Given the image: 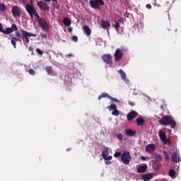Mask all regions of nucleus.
I'll return each mask as SVG.
<instances>
[{
	"instance_id": "nucleus-1",
	"label": "nucleus",
	"mask_w": 181,
	"mask_h": 181,
	"mask_svg": "<svg viewBox=\"0 0 181 181\" xmlns=\"http://www.w3.org/2000/svg\"><path fill=\"white\" fill-rule=\"evenodd\" d=\"M158 122L160 125H165L168 127L169 125L170 128H176V121L173 119V117L170 115H164L161 117V119L158 120Z\"/></svg>"
},
{
	"instance_id": "nucleus-2",
	"label": "nucleus",
	"mask_w": 181,
	"mask_h": 181,
	"mask_svg": "<svg viewBox=\"0 0 181 181\" xmlns=\"http://www.w3.org/2000/svg\"><path fill=\"white\" fill-rule=\"evenodd\" d=\"M22 35H21V39L23 40V45H28L29 43L30 37H36V35L33 33H30L28 31H25V30H21Z\"/></svg>"
},
{
	"instance_id": "nucleus-3",
	"label": "nucleus",
	"mask_w": 181,
	"mask_h": 181,
	"mask_svg": "<svg viewBox=\"0 0 181 181\" xmlns=\"http://www.w3.org/2000/svg\"><path fill=\"white\" fill-rule=\"evenodd\" d=\"M25 11L28 12V15H30V17L33 18V16H35V18L39 16V13H37V11H36V8L35 6H33V4H27L25 5Z\"/></svg>"
},
{
	"instance_id": "nucleus-4",
	"label": "nucleus",
	"mask_w": 181,
	"mask_h": 181,
	"mask_svg": "<svg viewBox=\"0 0 181 181\" xmlns=\"http://www.w3.org/2000/svg\"><path fill=\"white\" fill-rule=\"evenodd\" d=\"M37 21L42 30H45V32H47V30H49V23H47V21H46L45 18H40V16H38L37 17Z\"/></svg>"
},
{
	"instance_id": "nucleus-5",
	"label": "nucleus",
	"mask_w": 181,
	"mask_h": 181,
	"mask_svg": "<svg viewBox=\"0 0 181 181\" xmlns=\"http://www.w3.org/2000/svg\"><path fill=\"white\" fill-rule=\"evenodd\" d=\"M132 157L129 151H124L121 156V160L124 165H129Z\"/></svg>"
},
{
	"instance_id": "nucleus-6",
	"label": "nucleus",
	"mask_w": 181,
	"mask_h": 181,
	"mask_svg": "<svg viewBox=\"0 0 181 181\" xmlns=\"http://www.w3.org/2000/svg\"><path fill=\"white\" fill-rule=\"evenodd\" d=\"M90 5L94 9H100L104 5V0H90Z\"/></svg>"
},
{
	"instance_id": "nucleus-7",
	"label": "nucleus",
	"mask_w": 181,
	"mask_h": 181,
	"mask_svg": "<svg viewBox=\"0 0 181 181\" xmlns=\"http://www.w3.org/2000/svg\"><path fill=\"white\" fill-rule=\"evenodd\" d=\"M18 30V27L16 26V24H12L11 28H6V30L4 31V35H11V33H13V32H16Z\"/></svg>"
},
{
	"instance_id": "nucleus-8",
	"label": "nucleus",
	"mask_w": 181,
	"mask_h": 181,
	"mask_svg": "<svg viewBox=\"0 0 181 181\" xmlns=\"http://www.w3.org/2000/svg\"><path fill=\"white\" fill-rule=\"evenodd\" d=\"M102 59L103 60V62L105 63H107V64H109L110 66H111L112 64V57L110 54H104L102 57Z\"/></svg>"
},
{
	"instance_id": "nucleus-9",
	"label": "nucleus",
	"mask_w": 181,
	"mask_h": 181,
	"mask_svg": "<svg viewBox=\"0 0 181 181\" xmlns=\"http://www.w3.org/2000/svg\"><path fill=\"white\" fill-rule=\"evenodd\" d=\"M109 98V100H111L112 101H115V103H119V100H118V99H115L112 98V96L108 95L107 93H103L100 95H99L98 100H101V98Z\"/></svg>"
},
{
	"instance_id": "nucleus-10",
	"label": "nucleus",
	"mask_w": 181,
	"mask_h": 181,
	"mask_svg": "<svg viewBox=\"0 0 181 181\" xmlns=\"http://www.w3.org/2000/svg\"><path fill=\"white\" fill-rule=\"evenodd\" d=\"M124 53H122V51L121 49H116L115 52V62H119L122 59Z\"/></svg>"
},
{
	"instance_id": "nucleus-11",
	"label": "nucleus",
	"mask_w": 181,
	"mask_h": 181,
	"mask_svg": "<svg viewBox=\"0 0 181 181\" xmlns=\"http://www.w3.org/2000/svg\"><path fill=\"white\" fill-rule=\"evenodd\" d=\"M37 5H38L40 9H42L43 11H50V7H49L47 4L45 2L38 1Z\"/></svg>"
},
{
	"instance_id": "nucleus-12",
	"label": "nucleus",
	"mask_w": 181,
	"mask_h": 181,
	"mask_svg": "<svg viewBox=\"0 0 181 181\" xmlns=\"http://www.w3.org/2000/svg\"><path fill=\"white\" fill-rule=\"evenodd\" d=\"M11 13L14 18L16 16H21V9L18 7V6H14L12 7Z\"/></svg>"
},
{
	"instance_id": "nucleus-13",
	"label": "nucleus",
	"mask_w": 181,
	"mask_h": 181,
	"mask_svg": "<svg viewBox=\"0 0 181 181\" xmlns=\"http://www.w3.org/2000/svg\"><path fill=\"white\" fill-rule=\"evenodd\" d=\"M146 152H148V153H153V152H155V149H156V147H155V144H151L145 147Z\"/></svg>"
},
{
	"instance_id": "nucleus-14",
	"label": "nucleus",
	"mask_w": 181,
	"mask_h": 181,
	"mask_svg": "<svg viewBox=\"0 0 181 181\" xmlns=\"http://www.w3.org/2000/svg\"><path fill=\"white\" fill-rule=\"evenodd\" d=\"M136 117H138V112L136 111H132L127 115V121H132V119L136 118Z\"/></svg>"
},
{
	"instance_id": "nucleus-15",
	"label": "nucleus",
	"mask_w": 181,
	"mask_h": 181,
	"mask_svg": "<svg viewBox=\"0 0 181 181\" xmlns=\"http://www.w3.org/2000/svg\"><path fill=\"white\" fill-rule=\"evenodd\" d=\"M172 160L174 161L175 163H179L180 161V156H179V153L177 152H174L172 154Z\"/></svg>"
},
{
	"instance_id": "nucleus-16",
	"label": "nucleus",
	"mask_w": 181,
	"mask_h": 181,
	"mask_svg": "<svg viewBox=\"0 0 181 181\" xmlns=\"http://www.w3.org/2000/svg\"><path fill=\"white\" fill-rule=\"evenodd\" d=\"M16 42H21V37H13L11 40V45L13 46L14 49H16Z\"/></svg>"
},
{
	"instance_id": "nucleus-17",
	"label": "nucleus",
	"mask_w": 181,
	"mask_h": 181,
	"mask_svg": "<svg viewBox=\"0 0 181 181\" xmlns=\"http://www.w3.org/2000/svg\"><path fill=\"white\" fill-rule=\"evenodd\" d=\"M158 136L162 142H163V141H166V133L163 132V131L159 130Z\"/></svg>"
},
{
	"instance_id": "nucleus-18",
	"label": "nucleus",
	"mask_w": 181,
	"mask_h": 181,
	"mask_svg": "<svg viewBox=\"0 0 181 181\" xmlns=\"http://www.w3.org/2000/svg\"><path fill=\"white\" fill-rule=\"evenodd\" d=\"M146 169H148L147 165H141L137 169V173H145V172H146Z\"/></svg>"
},
{
	"instance_id": "nucleus-19",
	"label": "nucleus",
	"mask_w": 181,
	"mask_h": 181,
	"mask_svg": "<svg viewBox=\"0 0 181 181\" xmlns=\"http://www.w3.org/2000/svg\"><path fill=\"white\" fill-rule=\"evenodd\" d=\"M136 122L138 125V127H144L145 124V119L143 118L139 117L136 119Z\"/></svg>"
},
{
	"instance_id": "nucleus-20",
	"label": "nucleus",
	"mask_w": 181,
	"mask_h": 181,
	"mask_svg": "<svg viewBox=\"0 0 181 181\" xmlns=\"http://www.w3.org/2000/svg\"><path fill=\"white\" fill-rule=\"evenodd\" d=\"M125 134L127 136H134L135 135V134H136V132H135L131 129H126Z\"/></svg>"
},
{
	"instance_id": "nucleus-21",
	"label": "nucleus",
	"mask_w": 181,
	"mask_h": 181,
	"mask_svg": "<svg viewBox=\"0 0 181 181\" xmlns=\"http://www.w3.org/2000/svg\"><path fill=\"white\" fill-rule=\"evenodd\" d=\"M153 158L156 159V162H162V160H163V157H162L160 154L154 153Z\"/></svg>"
},
{
	"instance_id": "nucleus-22",
	"label": "nucleus",
	"mask_w": 181,
	"mask_h": 181,
	"mask_svg": "<svg viewBox=\"0 0 181 181\" xmlns=\"http://www.w3.org/2000/svg\"><path fill=\"white\" fill-rule=\"evenodd\" d=\"M101 26L103 29H105V28H110L111 26V23L108 21H102Z\"/></svg>"
},
{
	"instance_id": "nucleus-23",
	"label": "nucleus",
	"mask_w": 181,
	"mask_h": 181,
	"mask_svg": "<svg viewBox=\"0 0 181 181\" xmlns=\"http://www.w3.org/2000/svg\"><path fill=\"white\" fill-rule=\"evenodd\" d=\"M83 29L86 33L87 36H90V35H91V29H90V27H88V25H83Z\"/></svg>"
},
{
	"instance_id": "nucleus-24",
	"label": "nucleus",
	"mask_w": 181,
	"mask_h": 181,
	"mask_svg": "<svg viewBox=\"0 0 181 181\" xmlns=\"http://www.w3.org/2000/svg\"><path fill=\"white\" fill-rule=\"evenodd\" d=\"M152 177H153V176H152V174H144L142 175V179L144 181L151 180Z\"/></svg>"
},
{
	"instance_id": "nucleus-25",
	"label": "nucleus",
	"mask_w": 181,
	"mask_h": 181,
	"mask_svg": "<svg viewBox=\"0 0 181 181\" xmlns=\"http://www.w3.org/2000/svg\"><path fill=\"white\" fill-rule=\"evenodd\" d=\"M63 23L65 26H70L71 25V21L69 18H64L63 20Z\"/></svg>"
},
{
	"instance_id": "nucleus-26",
	"label": "nucleus",
	"mask_w": 181,
	"mask_h": 181,
	"mask_svg": "<svg viewBox=\"0 0 181 181\" xmlns=\"http://www.w3.org/2000/svg\"><path fill=\"white\" fill-rule=\"evenodd\" d=\"M119 73L121 76L122 80H124L125 81L127 80V74H125V72L122 71V69H120L119 71Z\"/></svg>"
},
{
	"instance_id": "nucleus-27",
	"label": "nucleus",
	"mask_w": 181,
	"mask_h": 181,
	"mask_svg": "<svg viewBox=\"0 0 181 181\" xmlns=\"http://www.w3.org/2000/svg\"><path fill=\"white\" fill-rule=\"evenodd\" d=\"M45 71L47 73V74H53V69L52 66H46Z\"/></svg>"
},
{
	"instance_id": "nucleus-28",
	"label": "nucleus",
	"mask_w": 181,
	"mask_h": 181,
	"mask_svg": "<svg viewBox=\"0 0 181 181\" xmlns=\"http://www.w3.org/2000/svg\"><path fill=\"white\" fill-rule=\"evenodd\" d=\"M107 155H108V147H105L102 152L103 158H105Z\"/></svg>"
},
{
	"instance_id": "nucleus-29",
	"label": "nucleus",
	"mask_w": 181,
	"mask_h": 181,
	"mask_svg": "<svg viewBox=\"0 0 181 181\" xmlns=\"http://www.w3.org/2000/svg\"><path fill=\"white\" fill-rule=\"evenodd\" d=\"M168 175L170 176V177H175L176 176V171H175V170H170Z\"/></svg>"
},
{
	"instance_id": "nucleus-30",
	"label": "nucleus",
	"mask_w": 181,
	"mask_h": 181,
	"mask_svg": "<svg viewBox=\"0 0 181 181\" xmlns=\"http://www.w3.org/2000/svg\"><path fill=\"white\" fill-rule=\"evenodd\" d=\"M107 109L109 110V111H113L115 110H117V105L115 104H111L110 106L107 107Z\"/></svg>"
},
{
	"instance_id": "nucleus-31",
	"label": "nucleus",
	"mask_w": 181,
	"mask_h": 181,
	"mask_svg": "<svg viewBox=\"0 0 181 181\" xmlns=\"http://www.w3.org/2000/svg\"><path fill=\"white\" fill-rule=\"evenodd\" d=\"M112 115H115V117H118L119 115V112L118 111V109H115V110H113L112 112Z\"/></svg>"
},
{
	"instance_id": "nucleus-32",
	"label": "nucleus",
	"mask_w": 181,
	"mask_h": 181,
	"mask_svg": "<svg viewBox=\"0 0 181 181\" xmlns=\"http://www.w3.org/2000/svg\"><path fill=\"white\" fill-rule=\"evenodd\" d=\"M0 11L4 12V11H6V6L4 4H0Z\"/></svg>"
},
{
	"instance_id": "nucleus-33",
	"label": "nucleus",
	"mask_w": 181,
	"mask_h": 181,
	"mask_svg": "<svg viewBox=\"0 0 181 181\" xmlns=\"http://www.w3.org/2000/svg\"><path fill=\"white\" fill-rule=\"evenodd\" d=\"M163 143L164 145H166V144L168 145V146H170L171 142L169 139L165 138V141H163Z\"/></svg>"
},
{
	"instance_id": "nucleus-34",
	"label": "nucleus",
	"mask_w": 181,
	"mask_h": 181,
	"mask_svg": "<svg viewBox=\"0 0 181 181\" xmlns=\"http://www.w3.org/2000/svg\"><path fill=\"white\" fill-rule=\"evenodd\" d=\"M117 139H119V141H122V139H124V136L122 135V134L119 133L117 134Z\"/></svg>"
},
{
	"instance_id": "nucleus-35",
	"label": "nucleus",
	"mask_w": 181,
	"mask_h": 181,
	"mask_svg": "<svg viewBox=\"0 0 181 181\" xmlns=\"http://www.w3.org/2000/svg\"><path fill=\"white\" fill-rule=\"evenodd\" d=\"M122 156V153L119 151V152H116L115 154H114V157L115 158H119V156Z\"/></svg>"
},
{
	"instance_id": "nucleus-36",
	"label": "nucleus",
	"mask_w": 181,
	"mask_h": 181,
	"mask_svg": "<svg viewBox=\"0 0 181 181\" xmlns=\"http://www.w3.org/2000/svg\"><path fill=\"white\" fill-rule=\"evenodd\" d=\"M28 73L31 76H35L36 74V71H35V70H33L32 69L28 71Z\"/></svg>"
},
{
	"instance_id": "nucleus-37",
	"label": "nucleus",
	"mask_w": 181,
	"mask_h": 181,
	"mask_svg": "<svg viewBox=\"0 0 181 181\" xmlns=\"http://www.w3.org/2000/svg\"><path fill=\"white\" fill-rule=\"evenodd\" d=\"M163 154L165 160H169V156H168V153L166 151H163Z\"/></svg>"
},
{
	"instance_id": "nucleus-38",
	"label": "nucleus",
	"mask_w": 181,
	"mask_h": 181,
	"mask_svg": "<svg viewBox=\"0 0 181 181\" xmlns=\"http://www.w3.org/2000/svg\"><path fill=\"white\" fill-rule=\"evenodd\" d=\"M36 52L38 54H40V56H42L43 55V51L40 50V49L37 48L36 49Z\"/></svg>"
},
{
	"instance_id": "nucleus-39",
	"label": "nucleus",
	"mask_w": 181,
	"mask_h": 181,
	"mask_svg": "<svg viewBox=\"0 0 181 181\" xmlns=\"http://www.w3.org/2000/svg\"><path fill=\"white\" fill-rule=\"evenodd\" d=\"M103 159H105V160H111V159H112V156H105V158H103Z\"/></svg>"
},
{
	"instance_id": "nucleus-40",
	"label": "nucleus",
	"mask_w": 181,
	"mask_h": 181,
	"mask_svg": "<svg viewBox=\"0 0 181 181\" xmlns=\"http://www.w3.org/2000/svg\"><path fill=\"white\" fill-rule=\"evenodd\" d=\"M115 28L116 30H119V23L117 22L116 24L115 25Z\"/></svg>"
},
{
	"instance_id": "nucleus-41",
	"label": "nucleus",
	"mask_w": 181,
	"mask_h": 181,
	"mask_svg": "<svg viewBox=\"0 0 181 181\" xmlns=\"http://www.w3.org/2000/svg\"><path fill=\"white\" fill-rule=\"evenodd\" d=\"M120 50H121V52H128V48L122 46V47H121V49Z\"/></svg>"
},
{
	"instance_id": "nucleus-42",
	"label": "nucleus",
	"mask_w": 181,
	"mask_h": 181,
	"mask_svg": "<svg viewBox=\"0 0 181 181\" xmlns=\"http://www.w3.org/2000/svg\"><path fill=\"white\" fill-rule=\"evenodd\" d=\"M0 32H1V33H4V25H2L1 23H0Z\"/></svg>"
},
{
	"instance_id": "nucleus-43",
	"label": "nucleus",
	"mask_w": 181,
	"mask_h": 181,
	"mask_svg": "<svg viewBox=\"0 0 181 181\" xmlns=\"http://www.w3.org/2000/svg\"><path fill=\"white\" fill-rule=\"evenodd\" d=\"M72 40L74 42H77V40H78V37H77V36L74 35L72 37Z\"/></svg>"
},
{
	"instance_id": "nucleus-44",
	"label": "nucleus",
	"mask_w": 181,
	"mask_h": 181,
	"mask_svg": "<svg viewBox=\"0 0 181 181\" xmlns=\"http://www.w3.org/2000/svg\"><path fill=\"white\" fill-rule=\"evenodd\" d=\"M41 39H46V37H47V35L46 34H41Z\"/></svg>"
},
{
	"instance_id": "nucleus-45",
	"label": "nucleus",
	"mask_w": 181,
	"mask_h": 181,
	"mask_svg": "<svg viewBox=\"0 0 181 181\" xmlns=\"http://www.w3.org/2000/svg\"><path fill=\"white\" fill-rule=\"evenodd\" d=\"M16 37H21V33H19V32H16Z\"/></svg>"
},
{
	"instance_id": "nucleus-46",
	"label": "nucleus",
	"mask_w": 181,
	"mask_h": 181,
	"mask_svg": "<svg viewBox=\"0 0 181 181\" xmlns=\"http://www.w3.org/2000/svg\"><path fill=\"white\" fill-rule=\"evenodd\" d=\"M146 7L147 9H152V6H151V4H146Z\"/></svg>"
},
{
	"instance_id": "nucleus-47",
	"label": "nucleus",
	"mask_w": 181,
	"mask_h": 181,
	"mask_svg": "<svg viewBox=\"0 0 181 181\" xmlns=\"http://www.w3.org/2000/svg\"><path fill=\"white\" fill-rule=\"evenodd\" d=\"M68 32H69V33H71V32H73V28L71 27H69Z\"/></svg>"
},
{
	"instance_id": "nucleus-48",
	"label": "nucleus",
	"mask_w": 181,
	"mask_h": 181,
	"mask_svg": "<svg viewBox=\"0 0 181 181\" xmlns=\"http://www.w3.org/2000/svg\"><path fill=\"white\" fill-rule=\"evenodd\" d=\"M140 158L141 159V160H144V161L146 160V157L144 156H141Z\"/></svg>"
},
{
	"instance_id": "nucleus-49",
	"label": "nucleus",
	"mask_w": 181,
	"mask_h": 181,
	"mask_svg": "<svg viewBox=\"0 0 181 181\" xmlns=\"http://www.w3.org/2000/svg\"><path fill=\"white\" fill-rule=\"evenodd\" d=\"M45 2H50V1H53L54 2H57V0H44Z\"/></svg>"
},
{
	"instance_id": "nucleus-50",
	"label": "nucleus",
	"mask_w": 181,
	"mask_h": 181,
	"mask_svg": "<svg viewBox=\"0 0 181 181\" xmlns=\"http://www.w3.org/2000/svg\"><path fill=\"white\" fill-rule=\"evenodd\" d=\"M29 51L30 52H33V47H29Z\"/></svg>"
},
{
	"instance_id": "nucleus-51",
	"label": "nucleus",
	"mask_w": 181,
	"mask_h": 181,
	"mask_svg": "<svg viewBox=\"0 0 181 181\" xmlns=\"http://www.w3.org/2000/svg\"><path fill=\"white\" fill-rule=\"evenodd\" d=\"M22 4H23V5H25L26 4V0H21Z\"/></svg>"
},
{
	"instance_id": "nucleus-52",
	"label": "nucleus",
	"mask_w": 181,
	"mask_h": 181,
	"mask_svg": "<svg viewBox=\"0 0 181 181\" xmlns=\"http://www.w3.org/2000/svg\"><path fill=\"white\" fill-rule=\"evenodd\" d=\"M129 105H132V107H134V103L133 102H129Z\"/></svg>"
},
{
	"instance_id": "nucleus-53",
	"label": "nucleus",
	"mask_w": 181,
	"mask_h": 181,
	"mask_svg": "<svg viewBox=\"0 0 181 181\" xmlns=\"http://www.w3.org/2000/svg\"><path fill=\"white\" fill-rule=\"evenodd\" d=\"M110 163H111V162H105V165H110Z\"/></svg>"
},
{
	"instance_id": "nucleus-54",
	"label": "nucleus",
	"mask_w": 181,
	"mask_h": 181,
	"mask_svg": "<svg viewBox=\"0 0 181 181\" xmlns=\"http://www.w3.org/2000/svg\"><path fill=\"white\" fill-rule=\"evenodd\" d=\"M155 6H158V7H160V4H155Z\"/></svg>"
},
{
	"instance_id": "nucleus-55",
	"label": "nucleus",
	"mask_w": 181,
	"mask_h": 181,
	"mask_svg": "<svg viewBox=\"0 0 181 181\" xmlns=\"http://www.w3.org/2000/svg\"><path fill=\"white\" fill-rule=\"evenodd\" d=\"M30 2L32 3V0H30Z\"/></svg>"
},
{
	"instance_id": "nucleus-56",
	"label": "nucleus",
	"mask_w": 181,
	"mask_h": 181,
	"mask_svg": "<svg viewBox=\"0 0 181 181\" xmlns=\"http://www.w3.org/2000/svg\"><path fill=\"white\" fill-rule=\"evenodd\" d=\"M85 1H88V0H85Z\"/></svg>"
}]
</instances>
